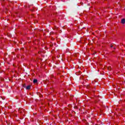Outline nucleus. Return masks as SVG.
<instances>
[{
    "instance_id": "nucleus-1",
    "label": "nucleus",
    "mask_w": 125,
    "mask_h": 125,
    "mask_svg": "<svg viewBox=\"0 0 125 125\" xmlns=\"http://www.w3.org/2000/svg\"><path fill=\"white\" fill-rule=\"evenodd\" d=\"M19 112L21 115H24V114H25V109L23 108H19Z\"/></svg>"
},
{
    "instance_id": "nucleus-2",
    "label": "nucleus",
    "mask_w": 125,
    "mask_h": 125,
    "mask_svg": "<svg viewBox=\"0 0 125 125\" xmlns=\"http://www.w3.org/2000/svg\"><path fill=\"white\" fill-rule=\"evenodd\" d=\"M26 89L27 90L31 89V85H27L26 87Z\"/></svg>"
},
{
    "instance_id": "nucleus-3",
    "label": "nucleus",
    "mask_w": 125,
    "mask_h": 125,
    "mask_svg": "<svg viewBox=\"0 0 125 125\" xmlns=\"http://www.w3.org/2000/svg\"><path fill=\"white\" fill-rule=\"evenodd\" d=\"M121 23H122V24H125V19H123L121 20Z\"/></svg>"
},
{
    "instance_id": "nucleus-4",
    "label": "nucleus",
    "mask_w": 125,
    "mask_h": 125,
    "mask_svg": "<svg viewBox=\"0 0 125 125\" xmlns=\"http://www.w3.org/2000/svg\"><path fill=\"white\" fill-rule=\"evenodd\" d=\"M33 83H38V80H37V79H34V80H33Z\"/></svg>"
},
{
    "instance_id": "nucleus-5",
    "label": "nucleus",
    "mask_w": 125,
    "mask_h": 125,
    "mask_svg": "<svg viewBox=\"0 0 125 125\" xmlns=\"http://www.w3.org/2000/svg\"><path fill=\"white\" fill-rule=\"evenodd\" d=\"M110 47H113V45H111V46H110Z\"/></svg>"
}]
</instances>
